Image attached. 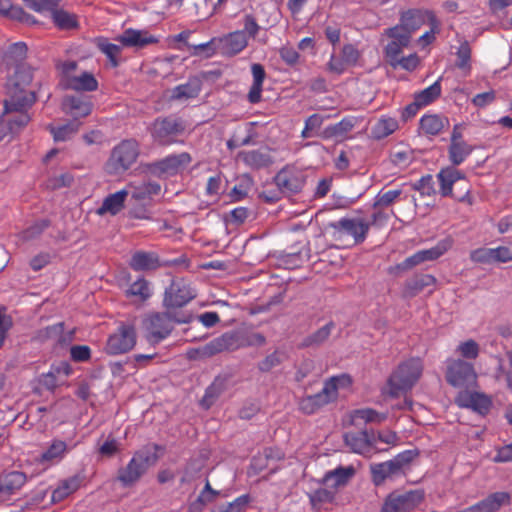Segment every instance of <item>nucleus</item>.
I'll return each mask as SVG.
<instances>
[{"mask_svg":"<svg viewBox=\"0 0 512 512\" xmlns=\"http://www.w3.org/2000/svg\"><path fill=\"white\" fill-rule=\"evenodd\" d=\"M352 377L347 373L332 376L324 381L323 388L316 394L303 396L298 402L299 410L311 415L338 399L339 389L349 388Z\"/></svg>","mask_w":512,"mask_h":512,"instance_id":"obj_1","label":"nucleus"},{"mask_svg":"<svg viewBox=\"0 0 512 512\" xmlns=\"http://www.w3.org/2000/svg\"><path fill=\"white\" fill-rule=\"evenodd\" d=\"M192 320V314L186 312L167 311L148 315L144 322L146 338L152 345L159 344L170 336L174 323L186 324Z\"/></svg>","mask_w":512,"mask_h":512,"instance_id":"obj_2","label":"nucleus"},{"mask_svg":"<svg viewBox=\"0 0 512 512\" xmlns=\"http://www.w3.org/2000/svg\"><path fill=\"white\" fill-rule=\"evenodd\" d=\"M266 339L260 333L245 334L242 332H226L212 339L199 349L204 357H211L225 351H234L247 346H261Z\"/></svg>","mask_w":512,"mask_h":512,"instance_id":"obj_3","label":"nucleus"},{"mask_svg":"<svg viewBox=\"0 0 512 512\" xmlns=\"http://www.w3.org/2000/svg\"><path fill=\"white\" fill-rule=\"evenodd\" d=\"M439 193L443 197H452L458 202L471 205V185L465 175L454 167L442 168L438 174Z\"/></svg>","mask_w":512,"mask_h":512,"instance_id":"obj_4","label":"nucleus"},{"mask_svg":"<svg viewBox=\"0 0 512 512\" xmlns=\"http://www.w3.org/2000/svg\"><path fill=\"white\" fill-rule=\"evenodd\" d=\"M36 96L34 92L18 96L14 93L9 100L4 101V114H7L8 133H18L31 120L28 109L35 103Z\"/></svg>","mask_w":512,"mask_h":512,"instance_id":"obj_5","label":"nucleus"},{"mask_svg":"<svg viewBox=\"0 0 512 512\" xmlns=\"http://www.w3.org/2000/svg\"><path fill=\"white\" fill-rule=\"evenodd\" d=\"M423 371L420 358H410L397 367L388 379L389 394L393 397L410 390L419 380Z\"/></svg>","mask_w":512,"mask_h":512,"instance_id":"obj_6","label":"nucleus"},{"mask_svg":"<svg viewBox=\"0 0 512 512\" xmlns=\"http://www.w3.org/2000/svg\"><path fill=\"white\" fill-rule=\"evenodd\" d=\"M158 460L156 452L148 448L136 451L127 465L118 470L117 479L125 487L132 486L146 473L149 467Z\"/></svg>","mask_w":512,"mask_h":512,"instance_id":"obj_7","label":"nucleus"},{"mask_svg":"<svg viewBox=\"0 0 512 512\" xmlns=\"http://www.w3.org/2000/svg\"><path fill=\"white\" fill-rule=\"evenodd\" d=\"M139 153L135 139L122 140L112 149L105 165L106 171L111 175L124 173L137 161Z\"/></svg>","mask_w":512,"mask_h":512,"instance_id":"obj_8","label":"nucleus"},{"mask_svg":"<svg viewBox=\"0 0 512 512\" xmlns=\"http://www.w3.org/2000/svg\"><path fill=\"white\" fill-rule=\"evenodd\" d=\"M186 130V122L177 116L156 118L150 128L153 141L162 146H169L178 142V137Z\"/></svg>","mask_w":512,"mask_h":512,"instance_id":"obj_9","label":"nucleus"},{"mask_svg":"<svg viewBox=\"0 0 512 512\" xmlns=\"http://www.w3.org/2000/svg\"><path fill=\"white\" fill-rule=\"evenodd\" d=\"M417 453L412 450H406L397 454L393 459L372 464L370 472L372 481L376 486L382 485L387 479L398 477L404 473V468L409 465Z\"/></svg>","mask_w":512,"mask_h":512,"instance_id":"obj_10","label":"nucleus"},{"mask_svg":"<svg viewBox=\"0 0 512 512\" xmlns=\"http://www.w3.org/2000/svg\"><path fill=\"white\" fill-rule=\"evenodd\" d=\"M477 373L473 364L460 359L446 360L445 379L454 388H473L477 385Z\"/></svg>","mask_w":512,"mask_h":512,"instance_id":"obj_11","label":"nucleus"},{"mask_svg":"<svg viewBox=\"0 0 512 512\" xmlns=\"http://www.w3.org/2000/svg\"><path fill=\"white\" fill-rule=\"evenodd\" d=\"M425 499L423 489L405 492L394 491L385 498L380 512H409L418 507Z\"/></svg>","mask_w":512,"mask_h":512,"instance_id":"obj_12","label":"nucleus"},{"mask_svg":"<svg viewBox=\"0 0 512 512\" xmlns=\"http://www.w3.org/2000/svg\"><path fill=\"white\" fill-rule=\"evenodd\" d=\"M336 239L351 236L356 244L363 243L370 229V223L363 218H342L328 225Z\"/></svg>","mask_w":512,"mask_h":512,"instance_id":"obj_13","label":"nucleus"},{"mask_svg":"<svg viewBox=\"0 0 512 512\" xmlns=\"http://www.w3.org/2000/svg\"><path fill=\"white\" fill-rule=\"evenodd\" d=\"M195 291L184 279L172 281L165 290L163 305L168 309L181 308L195 298Z\"/></svg>","mask_w":512,"mask_h":512,"instance_id":"obj_14","label":"nucleus"},{"mask_svg":"<svg viewBox=\"0 0 512 512\" xmlns=\"http://www.w3.org/2000/svg\"><path fill=\"white\" fill-rule=\"evenodd\" d=\"M136 344V331L132 325H121L117 331L109 336L106 351L111 355H118L130 351Z\"/></svg>","mask_w":512,"mask_h":512,"instance_id":"obj_15","label":"nucleus"},{"mask_svg":"<svg viewBox=\"0 0 512 512\" xmlns=\"http://www.w3.org/2000/svg\"><path fill=\"white\" fill-rule=\"evenodd\" d=\"M429 14L434 13L429 10L409 9L401 14L400 23L391 27V31L406 35L411 40L412 34L429 21Z\"/></svg>","mask_w":512,"mask_h":512,"instance_id":"obj_16","label":"nucleus"},{"mask_svg":"<svg viewBox=\"0 0 512 512\" xmlns=\"http://www.w3.org/2000/svg\"><path fill=\"white\" fill-rule=\"evenodd\" d=\"M279 190L284 194H296L305 184L303 173L294 166H285L274 177Z\"/></svg>","mask_w":512,"mask_h":512,"instance_id":"obj_17","label":"nucleus"},{"mask_svg":"<svg viewBox=\"0 0 512 512\" xmlns=\"http://www.w3.org/2000/svg\"><path fill=\"white\" fill-rule=\"evenodd\" d=\"M191 161L192 158L187 152L171 154L159 161L151 163L149 170L151 173L158 176L175 175L180 170L184 169Z\"/></svg>","mask_w":512,"mask_h":512,"instance_id":"obj_18","label":"nucleus"},{"mask_svg":"<svg viewBox=\"0 0 512 512\" xmlns=\"http://www.w3.org/2000/svg\"><path fill=\"white\" fill-rule=\"evenodd\" d=\"M13 66V74L8 76L7 89L10 97L16 93L18 96L29 94L25 88L32 82L31 68L26 63H18Z\"/></svg>","mask_w":512,"mask_h":512,"instance_id":"obj_19","label":"nucleus"},{"mask_svg":"<svg viewBox=\"0 0 512 512\" xmlns=\"http://www.w3.org/2000/svg\"><path fill=\"white\" fill-rule=\"evenodd\" d=\"M27 475L21 471H4L0 474V502L11 499L27 482Z\"/></svg>","mask_w":512,"mask_h":512,"instance_id":"obj_20","label":"nucleus"},{"mask_svg":"<svg viewBox=\"0 0 512 512\" xmlns=\"http://www.w3.org/2000/svg\"><path fill=\"white\" fill-rule=\"evenodd\" d=\"M344 442L354 453L370 457L374 453L375 439L368 431L347 432Z\"/></svg>","mask_w":512,"mask_h":512,"instance_id":"obj_21","label":"nucleus"},{"mask_svg":"<svg viewBox=\"0 0 512 512\" xmlns=\"http://www.w3.org/2000/svg\"><path fill=\"white\" fill-rule=\"evenodd\" d=\"M455 403L462 408L472 409L480 414H486L491 407V400L480 392L460 391L455 397Z\"/></svg>","mask_w":512,"mask_h":512,"instance_id":"obj_22","label":"nucleus"},{"mask_svg":"<svg viewBox=\"0 0 512 512\" xmlns=\"http://www.w3.org/2000/svg\"><path fill=\"white\" fill-rule=\"evenodd\" d=\"M238 158L244 163L245 166L252 170L268 168L274 163L271 150L268 147L241 151L238 154Z\"/></svg>","mask_w":512,"mask_h":512,"instance_id":"obj_23","label":"nucleus"},{"mask_svg":"<svg viewBox=\"0 0 512 512\" xmlns=\"http://www.w3.org/2000/svg\"><path fill=\"white\" fill-rule=\"evenodd\" d=\"M511 495L508 492H494L479 502L467 507L469 512H497L502 506L510 505Z\"/></svg>","mask_w":512,"mask_h":512,"instance_id":"obj_24","label":"nucleus"},{"mask_svg":"<svg viewBox=\"0 0 512 512\" xmlns=\"http://www.w3.org/2000/svg\"><path fill=\"white\" fill-rule=\"evenodd\" d=\"M122 46L143 48L150 44L158 43V39L147 31L128 28L116 38Z\"/></svg>","mask_w":512,"mask_h":512,"instance_id":"obj_25","label":"nucleus"},{"mask_svg":"<svg viewBox=\"0 0 512 512\" xmlns=\"http://www.w3.org/2000/svg\"><path fill=\"white\" fill-rule=\"evenodd\" d=\"M66 113L71 115L74 120L86 117L91 114L93 103L90 98L85 96H66L62 103Z\"/></svg>","mask_w":512,"mask_h":512,"instance_id":"obj_26","label":"nucleus"},{"mask_svg":"<svg viewBox=\"0 0 512 512\" xmlns=\"http://www.w3.org/2000/svg\"><path fill=\"white\" fill-rule=\"evenodd\" d=\"M129 266L134 271H150L158 269L161 262L156 252L139 250L131 256Z\"/></svg>","mask_w":512,"mask_h":512,"instance_id":"obj_27","label":"nucleus"},{"mask_svg":"<svg viewBox=\"0 0 512 512\" xmlns=\"http://www.w3.org/2000/svg\"><path fill=\"white\" fill-rule=\"evenodd\" d=\"M129 192V190L124 188L115 193L109 194L104 198L102 205L96 210V214L100 216L105 214H110L112 216L117 215L124 208V203Z\"/></svg>","mask_w":512,"mask_h":512,"instance_id":"obj_28","label":"nucleus"},{"mask_svg":"<svg viewBox=\"0 0 512 512\" xmlns=\"http://www.w3.org/2000/svg\"><path fill=\"white\" fill-rule=\"evenodd\" d=\"M65 88L77 92H93L98 89V81L90 72H82L79 75H68Z\"/></svg>","mask_w":512,"mask_h":512,"instance_id":"obj_29","label":"nucleus"},{"mask_svg":"<svg viewBox=\"0 0 512 512\" xmlns=\"http://www.w3.org/2000/svg\"><path fill=\"white\" fill-rule=\"evenodd\" d=\"M387 35L392 40L385 47V56L390 65L395 66L396 61L400 58L402 49L409 45L410 40L407 39L406 35L391 31V28L387 30Z\"/></svg>","mask_w":512,"mask_h":512,"instance_id":"obj_30","label":"nucleus"},{"mask_svg":"<svg viewBox=\"0 0 512 512\" xmlns=\"http://www.w3.org/2000/svg\"><path fill=\"white\" fill-rule=\"evenodd\" d=\"M436 284V278L430 274H418L407 280L403 287V297L412 298L421 293L426 287Z\"/></svg>","mask_w":512,"mask_h":512,"instance_id":"obj_31","label":"nucleus"},{"mask_svg":"<svg viewBox=\"0 0 512 512\" xmlns=\"http://www.w3.org/2000/svg\"><path fill=\"white\" fill-rule=\"evenodd\" d=\"M202 89V81L198 77H190L186 83L177 85L173 88L171 99L189 100L198 97Z\"/></svg>","mask_w":512,"mask_h":512,"instance_id":"obj_32","label":"nucleus"},{"mask_svg":"<svg viewBox=\"0 0 512 512\" xmlns=\"http://www.w3.org/2000/svg\"><path fill=\"white\" fill-rule=\"evenodd\" d=\"M354 475L355 468L353 466H340L325 473L322 482L330 488L337 489L345 486Z\"/></svg>","mask_w":512,"mask_h":512,"instance_id":"obj_33","label":"nucleus"},{"mask_svg":"<svg viewBox=\"0 0 512 512\" xmlns=\"http://www.w3.org/2000/svg\"><path fill=\"white\" fill-rule=\"evenodd\" d=\"M67 450L65 441L54 439L49 447L37 458V461L42 465L57 463L64 458Z\"/></svg>","mask_w":512,"mask_h":512,"instance_id":"obj_34","label":"nucleus"},{"mask_svg":"<svg viewBox=\"0 0 512 512\" xmlns=\"http://www.w3.org/2000/svg\"><path fill=\"white\" fill-rule=\"evenodd\" d=\"M151 283L144 277H139L125 290L127 298L134 299L136 302L144 303L152 296Z\"/></svg>","mask_w":512,"mask_h":512,"instance_id":"obj_35","label":"nucleus"},{"mask_svg":"<svg viewBox=\"0 0 512 512\" xmlns=\"http://www.w3.org/2000/svg\"><path fill=\"white\" fill-rule=\"evenodd\" d=\"M129 190V195L136 201H142L151 198L154 195H158L161 191V186L158 182L148 181L138 185L130 183L126 186Z\"/></svg>","mask_w":512,"mask_h":512,"instance_id":"obj_36","label":"nucleus"},{"mask_svg":"<svg viewBox=\"0 0 512 512\" xmlns=\"http://www.w3.org/2000/svg\"><path fill=\"white\" fill-rule=\"evenodd\" d=\"M54 25L59 30H74L79 27V21L76 14L63 8L56 7L50 12Z\"/></svg>","mask_w":512,"mask_h":512,"instance_id":"obj_37","label":"nucleus"},{"mask_svg":"<svg viewBox=\"0 0 512 512\" xmlns=\"http://www.w3.org/2000/svg\"><path fill=\"white\" fill-rule=\"evenodd\" d=\"M446 126H449V120L444 116L429 114L420 119V127L427 135H438Z\"/></svg>","mask_w":512,"mask_h":512,"instance_id":"obj_38","label":"nucleus"},{"mask_svg":"<svg viewBox=\"0 0 512 512\" xmlns=\"http://www.w3.org/2000/svg\"><path fill=\"white\" fill-rule=\"evenodd\" d=\"M398 121L390 116H381L371 128V135L381 140L393 134L398 129Z\"/></svg>","mask_w":512,"mask_h":512,"instance_id":"obj_39","label":"nucleus"},{"mask_svg":"<svg viewBox=\"0 0 512 512\" xmlns=\"http://www.w3.org/2000/svg\"><path fill=\"white\" fill-rule=\"evenodd\" d=\"M335 328L334 322L330 321L312 334L303 338L299 344L300 348L317 347L325 343Z\"/></svg>","mask_w":512,"mask_h":512,"instance_id":"obj_40","label":"nucleus"},{"mask_svg":"<svg viewBox=\"0 0 512 512\" xmlns=\"http://www.w3.org/2000/svg\"><path fill=\"white\" fill-rule=\"evenodd\" d=\"M357 119L354 116L344 117L338 123L327 126L324 131L325 138H343L345 137L356 125Z\"/></svg>","mask_w":512,"mask_h":512,"instance_id":"obj_41","label":"nucleus"},{"mask_svg":"<svg viewBox=\"0 0 512 512\" xmlns=\"http://www.w3.org/2000/svg\"><path fill=\"white\" fill-rule=\"evenodd\" d=\"M226 389V380L221 377H216L214 381L206 388L204 396L202 397L200 404L203 408L209 409L220 395Z\"/></svg>","mask_w":512,"mask_h":512,"instance_id":"obj_42","label":"nucleus"},{"mask_svg":"<svg viewBox=\"0 0 512 512\" xmlns=\"http://www.w3.org/2000/svg\"><path fill=\"white\" fill-rule=\"evenodd\" d=\"M219 41L223 43L226 53L231 55L240 53L248 44L247 36L243 31L232 32Z\"/></svg>","mask_w":512,"mask_h":512,"instance_id":"obj_43","label":"nucleus"},{"mask_svg":"<svg viewBox=\"0 0 512 512\" xmlns=\"http://www.w3.org/2000/svg\"><path fill=\"white\" fill-rule=\"evenodd\" d=\"M455 67L459 69L464 76H468L472 70V49L468 41L460 43L456 51Z\"/></svg>","mask_w":512,"mask_h":512,"instance_id":"obj_44","label":"nucleus"},{"mask_svg":"<svg viewBox=\"0 0 512 512\" xmlns=\"http://www.w3.org/2000/svg\"><path fill=\"white\" fill-rule=\"evenodd\" d=\"M472 151V146H470L465 141L458 143H450L448 148L449 160L454 166H458L466 160V158L471 154Z\"/></svg>","mask_w":512,"mask_h":512,"instance_id":"obj_45","label":"nucleus"},{"mask_svg":"<svg viewBox=\"0 0 512 512\" xmlns=\"http://www.w3.org/2000/svg\"><path fill=\"white\" fill-rule=\"evenodd\" d=\"M97 48L107 56L112 67L119 65V55L122 51V46L110 43L106 38L100 37L96 40Z\"/></svg>","mask_w":512,"mask_h":512,"instance_id":"obj_46","label":"nucleus"},{"mask_svg":"<svg viewBox=\"0 0 512 512\" xmlns=\"http://www.w3.org/2000/svg\"><path fill=\"white\" fill-rule=\"evenodd\" d=\"M453 245V240L450 237L440 240L434 247L429 249L420 250L423 261H433L445 254Z\"/></svg>","mask_w":512,"mask_h":512,"instance_id":"obj_47","label":"nucleus"},{"mask_svg":"<svg viewBox=\"0 0 512 512\" xmlns=\"http://www.w3.org/2000/svg\"><path fill=\"white\" fill-rule=\"evenodd\" d=\"M80 487V479L77 476L64 480L52 493L53 501H61Z\"/></svg>","mask_w":512,"mask_h":512,"instance_id":"obj_48","label":"nucleus"},{"mask_svg":"<svg viewBox=\"0 0 512 512\" xmlns=\"http://www.w3.org/2000/svg\"><path fill=\"white\" fill-rule=\"evenodd\" d=\"M441 78L415 95V99L424 107L441 95Z\"/></svg>","mask_w":512,"mask_h":512,"instance_id":"obj_49","label":"nucleus"},{"mask_svg":"<svg viewBox=\"0 0 512 512\" xmlns=\"http://www.w3.org/2000/svg\"><path fill=\"white\" fill-rule=\"evenodd\" d=\"M352 421L357 423L362 420L364 423H381L386 420V414H380L371 408H363L354 410L351 414Z\"/></svg>","mask_w":512,"mask_h":512,"instance_id":"obj_50","label":"nucleus"},{"mask_svg":"<svg viewBox=\"0 0 512 512\" xmlns=\"http://www.w3.org/2000/svg\"><path fill=\"white\" fill-rule=\"evenodd\" d=\"M80 127V123L73 120L59 127H50L55 141H66L70 139Z\"/></svg>","mask_w":512,"mask_h":512,"instance_id":"obj_51","label":"nucleus"},{"mask_svg":"<svg viewBox=\"0 0 512 512\" xmlns=\"http://www.w3.org/2000/svg\"><path fill=\"white\" fill-rule=\"evenodd\" d=\"M401 189L380 191L374 199L373 209L388 208L401 196Z\"/></svg>","mask_w":512,"mask_h":512,"instance_id":"obj_52","label":"nucleus"},{"mask_svg":"<svg viewBox=\"0 0 512 512\" xmlns=\"http://www.w3.org/2000/svg\"><path fill=\"white\" fill-rule=\"evenodd\" d=\"M456 352L463 358V360H475L479 356L480 347L475 340L468 339L457 346Z\"/></svg>","mask_w":512,"mask_h":512,"instance_id":"obj_53","label":"nucleus"},{"mask_svg":"<svg viewBox=\"0 0 512 512\" xmlns=\"http://www.w3.org/2000/svg\"><path fill=\"white\" fill-rule=\"evenodd\" d=\"M27 54V46L24 42H17L9 47L6 58L9 65L24 63Z\"/></svg>","mask_w":512,"mask_h":512,"instance_id":"obj_54","label":"nucleus"},{"mask_svg":"<svg viewBox=\"0 0 512 512\" xmlns=\"http://www.w3.org/2000/svg\"><path fill=\"white\" fill-rule=\"evenodd\" d=\"M335 498V491L328 488H318L309 494V500L313 507L324 503H331Z\"/></svg>","mask_w":512,"mask_h":512,"instance_id":"obj_55","label":"nucleus"},{"mask_svg":"<svg viewBox=\"0 0 512 512\" xmlns=\"http://www.w3.org/2000/svg\"><path fill=\"white\" fill-rule=\"evenodd\" d=\"M61 1L62 0H23L26 7L38 13H50L59 6Z\"/></svg>","mask_w":512,"mask_h":512,"instance_id":"obj_56","label":"nucleus"},{"mask_svg":"<svg viewBox=\"0 0 512 512\" xmlns=\"http://www.w3.org/2000/svg\"><path fill=\"white\" fill-rule=\"evenodd\" d=\"M428 23L430 30L426 31L418 39L419 44L423 47L431 44L436 38L435 35L439 32V21L435 14H429Z\"/></svg>","mask_w":512,"mask_h":512,"instance_id":"obj_57","label":"nucleus"},{"mask_svg":"<svg viewBox=\"0 0 512 512\" xmlns=\"http://www.w3.org/2000/svg\"><path fill=\"white\" fill-rule=\"evenodd\" d=\"M434 179L430 174L422 176L415 184L414 189L420 192L423 196H433L436 194L434 187Z\"/></svg>","mask_w":512,"mask_h":512,"instance_id":"obj_58","label":"nucleus"},{"mask_svg":"<svg viewBox=\"0 0 512 512\" xmlns=\"http://www.w3.org/2000/svg\"><path fill=\"white\" fill-rule=\"evenodd\" d=\"M64 331V324L62 322L56 323L50 326H47L43 329H40L37 332V338L40 341H45L48 339H58L62 337Z\"/></svg>","mask_w":512,"mask_h":512,"instance_id":"obj_59","label":"nucleus"},{"mask_svg":"<svg viewBox=\"0 0 512 512\" xmlns=\"http://www.w3.org/2000/svg\"><path fill=\"white\" fill-rule=\"evenodd\" d=\"M471 261L479 264H493V248L481 247L471 251Z\"/></svg>","mask_w":512,"mask_h":512,"instance_id":"obj_60","label":"nucleus"},{"mask_svg":"<svg viewBox=\"0 0 512 512\" xmlns=\"http://www.w3.org/2000/svg\"><path fill=\"white\" fill-rule=\"evenodd\" d=\"M423 262H424L423 257L421 255L420 251H417L416 253L407 257L404 261L397 264L396 266L390 267L389 273H394L396 270L406 271V270L412 269L413 267H415Z\"/></svg>","mask_w":512,"mask_h":512,"instance_id":"obj_61","label":"nucleus"},{"mask_svg":"<svg viewBox=\"0 0 512 512\" xmlns=\"http://www.w3.org/2000/svg\"><path fill=\"white\" fill-rule=\"evenodd\" d=\"M250 496L248 494L241 495L232 502L220 507V512H242L248 506Z\"/></svg>","mask_w":512,"mask_h":512,"instance_id":"obj_62","label":"nucleus"},{"mask_svg":"<svg viewBox=\"0 0 512 512\" xmlns=\"http://www.w3.org/2000/svg\"><path fill=\"white\" fill-rule=\"evenodd\" d=\"M341 56L348 67L355 66L360 58V51L353 44H345L341 49Z\"/></svg>","mask_w":512,"mask_h":512,"instance_id":"obj_63","label":"nucleus"},{"mask_svg":"<svg viewBox=\"0 0 512 512\" xmlns=\"http://www.w3.org/2000/svg\"><path fill=\"white\" fill-rule=\"evenodd\" d=\"M348 68V65L344 62L342 56L337 57L334 53L331 54L329 61L326 64L328 72L336 75L343 74Z\"/></svg>","mask_w":512,"mask_h":512,"instance_id":"obj_64","label":"nucleus"}]
</instances>
